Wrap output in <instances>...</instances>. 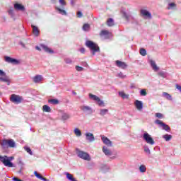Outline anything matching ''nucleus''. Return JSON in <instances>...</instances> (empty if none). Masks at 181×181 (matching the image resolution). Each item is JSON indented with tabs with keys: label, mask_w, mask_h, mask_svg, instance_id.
Segmentation results:
<instances>
[{
	"label": "nucleus",
	"mask_w": 181,
	"mask_h": 181,
	"mask_svg": "<svg viewBox=\"0 0 181 181\" xmlns=\"http://www.w3.org/2000/svg\"><path fill=\"white\" fill-rule=\"evenodd\" d=\"M13 156L8 157L6 156H0V162H2L4 166H6L7 168H13V163L11 162V160H13Z\"/></svg>",
	"instance_id": "f257e3e1"
},
{
	"label": "nucleus",
	"mask_w": 181,
	"mask_h": 181,
	"mask_svg": "<svg viewBox=\"0 0 181 181\" xmlns=\"http://www.w3.org/2000/svg\"><path fill=\"white\" fill-rule=\"evenodd\" d=\"M0 145L2 146V148H6L8 146L9 148H16V143L12 139H3L0 142Z\"/></svg>",
	"instance_id": "f03ea898"
},
{
	"label": "nucleus",
	"mask_w": 181,
	"mask_h": 181,
	"mask_svg": "<svg viewBox=\"0 0 181 181\" xmlns=\"http://www.w3.org/2000/svg\"><path fill=\"white\" fill-rule=\"evenodd\" d=\"M86 45L87 46V47H89V49H90L93 56L95 54V52H100V47L93 41H86Z\"/></svg>",
	"instance_id": "7ed1b4c3"
},
{
	"label": "nucleus",
	"mask_w": 181,
	"mask_h": 181,
	"mask_svg": "<svg viewBox=\"0 0 181 181\" xmlns=\"http://www.w3.org/2000/svg\"><path fill=\"white\" fill-rule=\"evenodd\" d=\"M89 98L91 100H93V101H95L96 104H98L99 107H105V104L104 103V101L101 100V99H100L98 96L95 95H93L92 93H89Z\"/></svg>",
	"instance_id": "20e7f679"
},
{
	"label": "nucleus",
	"mask_w": 181,
	"mask_h": 181,
	"mask_svg": "<svg viewBox=\"0 0 181 181\" xmlns=\"http://www.w3.org/2000/svg\"><path fill=\"white\" fill-rule=\"evenodd\" d=\"M10 101L14 104H21L23 101V98L18 95L12 94L10 97Z\"/></svg>",
	"instance_id": "39448f33"
},
{
	"label": "nucleus",
	"mask_w": 181,
	"mask_h": 181,
	"mask_svg": "<svg viewBox=\"0 0 181 181\" xmlns=\"http://www.w3.org/2000/svg\"><path fill=\"white\" fill-rule=\"evenodd\" d=\"M142 138L144 139V141H145L146 142V144H148L149 145H154L155 144V141L153 140V139L152 138V136H151V135L149 134H148V132H144Z\"/></svg>",
	"instance_id": "423d86ee"
},
{
	"label": "nucleus",
	"mask_w": 181,
	"mask_h": 181,
	"mask_svg": "<svg viewBox=\"0 0 181 181\" xmlns=\"http://www.w3.org/2000/svg\"><path fill=\"white\" fill-rule=\"evenodd\" d=\"M76 154L78 156V158H81V159H83V160H91V157L90 156V154L86 152L78 151L76 152Z\"/></svg>",
	"instance_id": "0eeeda50"
},
{
	"label": "nucleus",
	"mask_w": 181,
	"mask_h": 181,
	"mask_svg": "<svg viewBox=\"0 0 181 181\" xmlns=\"http://www.w3.org/2000/svg\"><path fill=\"white\" fill-rule=\"evenodd\" d=\"M99 35L103 39H111L112 37V33L108 30H102Z\"/></svg>",
	"instance_id": "6e6552de"
},
{
	"label": "nucleus",
	"mask_w": 181,
	"mask_h": 181,
	"mask_svg": "<svg viewBox=\"0 0 181 181\" xmlns=\"http://www.w3.org/2000/svg\"><path fill=\"white\" fill-rule=\"evenodd\" d=\"M155 124L159 125L163 129L167 131V132H169L170 131V127H169L168 124L163 123V122L160 121V119H156L155 121Z\"/></svg>",
	"instance_id": "1a4fd4ad"
},
{
	"label": "nucleus",
	"mask_w": 181,
	"mask_h": 181,
	"mask_svg": "<svg viewBox=\"0 0 181 181\" xmlns=\"http://www.w3.org/2000/svg\"><path fill=\"white\" fill-rule=\"evenodd\" d=\"M4 60L6 62V63H11V64H20L21 61L13 59L9 57H4Z\"/></svg>",
	"instance_id": "9d476101"
},
{
	"label": "nucleus",
	"mask_w": 181,
	"mask_h": 181,
	"mask_svg": "<svg viewBox=\"0 0 181 181\" xmlns=\"http://www.w3.org/2000/svg\"><path fill=\"white\" fill-rule=\"evenodd\" d=\"M115 64L119 67V69H122L123 70H125V69L128 67V64H127V63L119 60H117L115 62Z\"/></svg>",
	"instance_id": "9b49d317"
},
{
	"label": "nucleus",
	"mask_w": 181,
	"mask_h": 181,
	"mask_svg": "<svg viewBox=\"0 0 181 181\" xmlns=\"http://www.w3.org/2000/svg\"><path fill=\"white\" fill-rule=\"evenodd\" d=\"M43 80H45V78H43V76H42V75H36L35 76H34L33 78V81L37 84H40V83H43Z\"/></svg>",
	"instance_id": "f8f14e48"
},
{
	"label": "nucleus",
	"mask_w": 181,
	"mask_h": 181,
	"mask_svg": "<svg viewBox=\"0 0 181 181\" xmlns=\"http://www.w3.org/2000/svg\"><path fill=\"white\" fill-rule=\"evenodd\" d=\"M100 137L105 145H107V146H112V142L109 140L108 138L105 137L104 135H100Z\"/></svg>",
	"instance_id": "ddd939ff"
},
{
	"label": "nucleus",
	"mask_w": 181,
	"mask_h": 181,
	"mask_svg": "<svg viewBox=\"0 0 181 181\" xmlns=\"http://www.w3.org/2000/svg\"><path fill=\"white\" fill-rule=\"evenodd\" d=\"M140 13L142 16H144V18H147L148 19H151V18H152L151 13L146 9H141L140 11Z\"/></svg>",
	"instance_id": "4468645a"
},
{
	"label": "nucleus",
	"mask_w": 181,
	"mask_h": 181,
	"mask_svg": "<svg viewBox=\"0 0 181 181\" xmlns=\"http://www.w3.org/2000/svg\"><path fill=\"white\" fill-rule=\"evenodd\" d=\"M134 105L139 111H141L144 108V104L139 100H135Z\"/></svg>",
	"instance_id": "2eb2a0df"
},
{
	"label": "nucleus",
	"mask_w": 181,
	"mask_h": 181,
	"mask_svg": "<svg viewBox=\"0 0 181 181\" xmlns=\"http://www.w3.org/2000/svg\"><path fill=\"white\" fill-rule=\"evenodd\" d=\"M103 152L105 153V155H106V156H111V155H112V151H111V150H110L105 146L103 147Z\"/></svg>",
	"instance_id": "dca6fc26"
},
{
	"label": "nucleus",
	"mask_w": 181,
	"mask_h": 181,
	"mask_svg": "<svg viewBox=\"0 0 181 181\" xmlns=\"http://www.w3.org/2000/svg\"><path fill=\"white\" fill-rule=\"evenodd\" d=\"M14 9H16V11H25V6L21 4L15 3Z\"/></svg>",
	"instance_id": "f3484780"
},
{
	"label": "nucleus",
	"mask_w": 181,
	"mask_h": 181,
	"mask_svg": "<svg viewBox=\"0 0 181 181\" xmlns=\"http://www.w3.org/2000/svg\"><path fill=\"white\" fill-rule=\"evenodd\" d=\"M31 28H33V35H35L37 37L39 36V35H40V30H39L37 26L32 25Z\"/></svg>",
	"instance_id": "a211bd4d"
},
{
	"label": "nucleus",
	"mask_w": 181,
	"mask_h": 181,
	"mask_svg": "<svg viewBox=\"0 0 181 181\" xmlns=\"http://www.w3.org/2000/svg\"><path fill=\"white\" fill-rule=\"evenodd\" d=\"M2 81L3 83H7L8 86L11 84V79L9 76H0V83Z\"/></svg>",
	"instance_id": "6ab92c4d"
},
{
	"label": "nucleus",
	"mask_w": 181,
	"mask_h": 181,
	"mask_svg": "<svg viewBox=\"0 0 181 181\" xmlns=\"http://www.w3.org/2000/svg\"><path fill=\"white\" fill-rule=\"evenodd\" d=\"M149 63L154 71H158V70H159V67H158V65H156V62H155V61L151 59L149 60Z\"/></svg>",
	"instance_id": "aec40b11"
},
{
	"label": "nucleus",
	"mask_w": 181,
	"mask_h": 181,
	"mask_svg": "<svg viewBox=\"0 0 181 181\" xmlns=\"http://www.w3.org/2000/svg\"><path fill=\"white\" fill-rule=\"evenodd\" d=\"M86 136L87 141H89V142H93V141H94L95 139L94 135H93V134L91 133H86Z\"/></svg>",
	"instance_id": "412c9836"
},
{
	"label": "nucleus",
	"mask_w": 181,
	"mask_h": 181,
	"mask_svg": "<svg viewBox=\"0 0 181 181\" xmlns=\"http://www.w3.org/2000/svg\"><path fill=\"white\" fill-rule=\"evenodd\" d=\"M41 47L45 52H47V53H53V50L49 48L47 45L42 44Z\"/></svg>",
	"instance_id": "4be33fe9"
},
{
	"label": "nucleus",
	"mask_w": 181,
	"mask_h": 181,
	"mask_svg": "<svg viewBox=\"0 0 181 181\" xmlns=\"http://www.w3.org/2000/svg\"><path fill=\"white\" fill-rule=\"evenodd\" d=\"M65 175H66V179H68V180H70V181H77V180H76V178H74L73 175H71V173H65Z\"/></svg>",
	"instance_id": "5701e85b"
},
{
	"label": "nucleus",
	"mask_w": 181,
	"mask_h": 181,
	"mask_svg": "<svg viewBox=\"0 0 181 181\" xmlns=\"http://www.w3.org/2000/svg\"><path fill=\"white\" fill-rule=\"evenodd\" d=\"M49 104H52V105H57V104H59V101L57 99H49L48 100Z\"/></svg>",
	"instance_id": "b1692460"
},
{
	"label": "nucleus",
	"mask_w": 181,
	"mask_h": 181,
	"mask_svg": "<svg viewBox=\"0 0 181 181\" xmlns=\"http://www.w3.org/2000/svg\"><path fill=\"white\" fill-rule=\"evenodd\" d=\"M70 118V114L69 113H63L62 115V119L63 121H66V119H69Z\"/></svg>",
	"instance_id": "393cba45"
},
{
	"label": "nucleus",
	"mask_w": 181,
	"mask_h": 181,
	"mask_svg": "<svg viewBox=\"0 0 181 181\" xmlns=\"http://www.w3.org/2000/svg\"><path fill=\"white\" fill-rule=\"evenodd\" d=\"M107 26H114L115 23H114V19L112 18H108L107 21Z\"/></svg>",
	"instance_id": "a878e982"
},
{
	"label": "nucleus",
	"mask_w": 181,
	"mask_h": 181,
	"mask_svg": "<svg viewBox=\"0 0 181 181\" xmlns=\"http://www.w3.org/2000/svg\"><path fill=\"white\" fill-rule=\"evenodd\" d=\"M121 13H122L124 18H125L126 20L129 21V19H131V15L127 14V13H125V11H121Z\"/></svg>",
	"instance_id": "bb28decb"
},
{
	"label": "nucleus",
	"mask_w": 181,
	"mask_h": 181,
	"mask_svg": "<svg viewBox=\"0 0 181 181\" xmlns=\"http://www.w3.org/2000/svg\"><path fill=\"white\" fill-rule=\"evenodd\" d=\"M163 96L165 97L167 100H170V101H172V95H170L169 93L164 92L163 93Z\"/></svg>",
	"instance_id": "cd10ccee"
},
{
	"label": "nucleus",
	"mask_w": 181,
	"mask_h": 181,
	"mask_svg": "<svg viewBox=\"0 0 181 181\" xmlns=\"http://www.w3.org/2000/svg\"><path fill=\"white\" fill-rule=\"evenodd\" d=\"M119 95L123 99H128L129 98V95L125 94L124 92H119Z\"/></svg>",
	"instance_id": "c85d7f7f"
},
{
	"label": "nucleus",
	"mask_w": 181,
	"mask_h": 181,
	"mask_svg": "<svg viewBox=\"0 0 181 181\" xmlns=\"http://www.w3.org/2000/svg\"><path fill=\"white\" fill-rule=\"evenodd\" d=\"M163 139H165V141H166L167 142L170 141V139H172V135L170 134H165L163 136Z\"/></svg>",
	"instance_id": "c756f323"
},
{
	"label": "nucleus",
	"mask_w": 181,
	"mask_h": 181,
	"mask_svg": "<svg viewBox=\"0 0 181 181\" xmlns=\"http://www.w3.org/2000/svg\"><path fill=\"white\" fill-rule=\"evenodd\" d=\"M106 114H108V109H101L100 111V115L104 117Z\"/></svg>",
	"instance_id": "7c9ffc66"
},
{
	"label": "nucleus",
	"mask_w": 181,
	"mask_h": 181,
	"mask_svg": "<svg viewBox=\"0 0 181 181\" xmlns=\"http://www.w3.org/2000/svg\"><path fill=\"white\" fill-rule=\"evenodd\" d=\"M80 108L82 111H84V112L90 111V110H91V107H90L88 106H86V105H82V106H81Z\"/></svg>",
	"instance_id": "2f4dec72"
},
{
	"label": "nucleus",
	"mask_w": 181,
	"mask_h": 181,
	"mask_svg": "<svg viewBox=\"0 0 181 181\" xmlns=\"http://www.w3.org/2000/svg\"><path fill=\"white\" fill-rule=\"evenodd\" d=\"M42 109H43V111H45V112H50L52 111V109L50 108V107H49L47 105H45Z\"/></svg>",
	"instance_id": "473e14b6"
},
{
	"label": "nucleus",
	"mask_w": 181,
	"mask_h": 181,
	"mask_svg": "<svg viewBox=\"0 0 181 181\" xmlns=\"http://www.w3.org/2000/svg\"><path fill=\"white\" fill-rule=\"evenodd\" d=\"M57 11H58L59 13L61 15H67V13H66V11L59 8V7H56Z\"/></svg>",
	"instance_id": "72a5a7b5"
},
{
	"label": "nucleus",
	"mask_w": 181,
	"mask_h": 181,
	"mask_svg": "<svg viewBox=\"0 0 181 181\" xmlns=\"http://www.w3.org/2000/svg\"><path fill=\"white\" fill-rule=\"evenodd\" d=\"M83 30L88 32V30H90V24H84L83 25Z\"/></svg>",
	"instance_id": "f704fd0d"
},
{
	"label": "nucleus",
	"mask_w": 181,
	"mask_h": 181,
	"mask_svg": "<svg viewBox=\"0 0 181 181\" xmlns=\"http://www.w3.org/2000/svg\"><path fill=\"white\" fill-rule=\"evenodd\" d=\"M74 134L76 136H81V131L77 128L74 129Z\"/></svg>",
	"instance_id": "c9c22d12"
},
{
	"label": "nucleus",
	"mask_w": 181,
	"mask_h": 181,
	"mask_svg": "<svg viewBox=\"0 0 181 181\" xmlns=\"http://www.w3.org/2000/svg\"><path fill=\"white\" fill-rule=\"evenodd\" d=\"M139 170L141 172V173H145V172H146V167L142 165L139 167Z\"/></svg>",
	"instance_id": "e433bc0d"
},
{
	"label": "nucleus",
	"mask_w": 181,
	"mask_h": 181,
	"mask_svg": "<svg viewBox=\"0 0 181 181\" xmlns=\"http://www.w3.org/2000/svg\"><path fill=\"white\" fill-rule=\"evenodd\" d=\"M158 76H160V77L165 78L168 76V74L165 71H160L158 72Z\"/></svg>",
	"instance_id": "4c0bfd02"
},
{
	"label": "nucleus",
	"mask_w": 181,
	"mask_h": 181,
	"mask_svg": "<svg viewBox=\"0 0 181 181\" xmlns=\"http://www.w3.org/2000/svg\"><path fill=\"white\" fill-rule=\"evenodd\" d=\"M25 151L29 153V155H33V153H32V150L28 146L24 147Z\"/></svg>",
	"instance_id": "58836bf2"
},
{
	"label": "nucleus",
	"mask_w": 181,
	"mask_h": 181,
	"mask_svg": "<svg viewBox=\"0 0 181 181\" xmlns=\"http://www.w3.org/2000/svg\"><path fill=\"white\" fill-rule=\"evenodd\" d=\"M140 54L141 56H146V50L144 48L140 49Z\"/></svg>",
	"instance_id": "ea45409f"
},
{
	"label": "nucleus",
	"mask_w": 181,
	"mask_h": 181,
	"mask_svg": "<svg viewBox=\"0 0 181 181\" xmlns=\"http://www.w3.org/2000/svg\"><path fill=\"white\" fill-rule=\"evenodd\" d=\"M175 6H176V4H175V3H170L168 4V9H173V8H175Z\"/></svg>",
	"instance_id": "a19ab883"
},
{
	"label": "nucleus",
	"mask_w": 181,
	"mask_h": 181,
	"mask_svg": "<svg viewBox=\"0 0 181 181\" xmlns=\"http://www.w3.org/2000/svg\"><path fill=\"white\" fill-rule=\"evenodd\" d=\"M64 62L65 63H66V64H71V63L73 62V61H71V59L70 58H65Z\"/></svg>",
	"instance_id": "79ce46f5"
},
{
	"label": "nucleus",
	"mask_w": 181,
	"mask_h": 181,
	"mask_svg": "<svg viewBox=\"0 0 181 181\" xmlns=\"http://www.w3.org/2000/svg\"><path fill=\"white\" fill-rule=\"evenodd\" d=\"M75 69L77 71H83V70H84V68H83L80 66H76Z\"/></svg>",
	"instance_id": "37998d69"
},
{
	"label": "nucleus",
	"mask_w": 181,
	"mask_h": 181,
	"mask_svg": "<svg viewBox=\"0 0 181 181\" xmlns=\"http://www.w3.org/2000/svg\"><path fill=\"white\" fill-rule=\"evenodd\" d=\"M117 76L120 78H125L127 77V75H124L122 72L119 73Z\"/></svg>",
	"instance_id": "c03bdc74"
},
{
	"label": "nucleus",
	"mask_w": 181,
	"mask_h": 181,
	"mask_svg": "<svg viewBox=\"0 0 181 181\" xmlns=\"http://www.w3.org/2000/svg\"><path fill=\"white\" fill-rule=\"evenodd\" d=\"M140 95H142V96L146 95V89L141 90Z\"/></svg>",
	"instance_id": "a18cd8bd"
},
{
	"label": "nucleus",
	"mask_w": 181,
	"mask_h": 181,
	"mask_svg": "<svg viewBox=\"0 0 181 181\" xmlns=\"http://www.w3.org/2000/svg\"><path fill=\"white\" fill-rule=\"evenodd\" d=\"M156 117L159 119L163 118V114L162 113H156Z\"/></svg>",
	"instance_id": "49530a36"
},
{
	"label": "nucleus",
	"mask_w": 181,
	"mask_h": 181,
	"mask_svg": "<svg viewBox=\"0 0 181 181\" xmlns=\"http://www.w3.org/2000/svg\"><path fill=\"white\" fill-rule=\"evenodd\" d=\"M144 152L148 153L149 155L151 153V150H149V148H148V146H144Z\"/></svg>",
	"instance_id": "de8ad7c7"
},
{
	"label": "nucleus",
	"mask_w": 181,
	"mask_h": 181,
	"mask_svg": "<svg viewBox=\"0 0 181 181\" xmlns=\"http://www.w3.org/2000/svg\"><path fill=\"white\" fill-rule=\"evenodd\" d=\"M35 175L36 177H37V179H40V180H41L42 177H43V176H42L40 174L37 173V172H36V171L35 172Z\"/></svg>",
	"instance_id": "09e8293b"
},
{
	"label": "nucleus",
	"mask_w": 181,
	"mask_h": 181,
	"mask_svg": "<svg viewBox=\"0 0 181 181\" xmlns=\"http://www.w3.org/2000/svg\"><path fill=\"white\" fill-rule=\"evenodd\" d=\"M0 76H1V77L7 76L6 73H5L4 71L0 69Z\"/></svg>",
	"instance_id": "8fccbe9b"
},
{
	"label": "nucleus",
	"mask_w": 181,
	"mask_h": 181,
	"mask_svg": "<svg viewBox=\"0 0 181 181\" xmlns=\"http://www.w3.org/2000/svg\"><path fill=\"white\" fill-rule=\"evenodd\" d=\"M76 15L78 18H81V16H83V13H81V11H78Z\"/></svg>",
	"instance_id": "3c124183"
},
{
	"label": "nucleus",
	"mask_w": 181,
	"mask_h": 181,
	"mask_svg": "<svg viewBox=\"0 0 181 181\" xmlns=\"http://www.w3.org/2000/svg\"><path fill=\"white\" fill-rule=\"evenodd\" d=\"M59 4L62 6H65L66 1L64 0H59Z\"/></svg>",
	"instance_id": "603ef678"
},
{
	"label": "nucleus",
	"mask_w": 181,
	"mask_h": 181,
	"mask_svg": "<svg viewBox=\"0 0 181 181\" xmlns=\"http://www.w3.org/2000/svg\"><path fill=\"white\" fill-rule=\"evenodd\" d=\"M176 89L179 90V91L181 93V86L177 84L176 85Z\"/></svg>",
	"instance_id": "864d4df0"
},
{
	"label": "nucleus",
	"mask_w": 181,
	"mask_h": 181,
	"mask_svg": "<svg viewBox=\"0 0 181 181\" xmlns=\"http://www.w3.org/2000/svg\"><path fill=\"white\" fill-rule=\"evenodd\" d=\"M8 13H9V15H11V16H13V10H9V11H8Z\"/></svg>",
	"instance_id": "5fc2aeb1"
},
{
	"label": "nucleus",
	"mask_w": 181,
	"mask_h": 181,
	"mask_svg": "<svg viewBox=\"0 0 181 181\" xmlns=\"http://www.w3.org/2000/svg\"><path fill=\"white\" fill-rule=\"evenodd\" d=\"M80 52H81V53H85L86 52V49H84V48H81L80 49Z\"/></svg>",
	"instance_id": "6e6d98bb"
},
{
	"label": "nucleus",
	"mask_w": 181,
	"mask_h": 181,
	"mask_svg": "<svg viewBox=\"0 0 181 181\" xmlns=\"http://www.w3.org/2000/svg\"><path fill=\"white\" fill-rule=\"evenodd\" d=\"M41 180H43V181H49V180L46 179L45 177H42L41 178Z\"/></svg>",
	"instance_id": "4d7b16f0"
},
{
	"label": "nucleus",
	"mask_w": 181,
	"mask_h": 181,
	"mask_svg": "<svg viewBox=\"0 0 181 181\" xmlns=\"http://www.w3.org/2000/svg\"><path fill=\"white\" fill-rule=\"evenodd\" d=\"M35 49H36V50H40V47H35Z\"/></svg>",
	"instance_id": "13d9d810"
},
{
	"label": "nucleus",
	"mask_w": 181,
	"mask_h": 181,
	"mask_svg": "<svg viewBox=\"0 0 181 181\" xmlns=\"http://www.w3.org/2000/svg\"><path fill=\"white\" fill-rule=\"evenodd\" d=\"M84 66H88V64H87V63H84Z\"/></svg>",
	"instance_id": "bf43d9fd"
},
{
	"label": "nucleus",
	"mask_w": 181,
	"mask_h": 181,
	"mask_svg": "<svg viewBox=\"0 0 181 181\" xmlns=\"http://www.w3.org/2000/svg\"><path fill=\"white\" fill-rule=\"evenodd\" d=\"M51 1H52V2H55L56 0H51Z\"/></svg>",
	"instance_id": "052dcab7"
},
{
	"label": "nucleus",
	"mask_w": 181,
	"mask_h": 181,
	"mask_svg": "<svg viewBox=\"0 0 181 181\" xmlns=\"http://www.w3.org/2000/svg\"><path fill=\"white\" fill-rule=\"evenodd\" d=\"M71 4L73 5V1H71Z\"/></svg>",
	"instance_id": "680f3d73"
}]
</instances>
